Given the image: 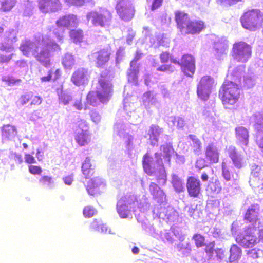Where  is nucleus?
<instances>
[{"mask_svg":"<svg viewBox=\"0 0 263 263\" xmlns=\"http://www.w3.org/2000/svg\"><path fill=\"white\" fill-rule=\"evenodd\" d=\"M71 81L78 86L87 84L88 81L87 70L84 68H78L73 73Z\"/></svg>","mask_w":263,"mask_h":263,"instance_id":"nucleus-16","label":"nucleus"},{"mask_svg":"<svg viewBox=\"0 0 263 263\" xmlns=\"http://www.w3.org/2000/svg\"><path fill=\"white\" fill-rule=\"evenodd\" d=\"M190 138L192 140V143L191 147L195 153H199L202 149V143L200 140L194 135H190Z\"/></svg>","mask_w":263,"mask_h":263,"instance_id":"nucleus-35","label":"nucleus"},{"mask_svg":"<svg viewBox=\"0 0 263 263\" xmlns=\"http://www.w3.org/2000/svg\"><path fill=\"white\" fill-rule=\"evenodd\" d=\"M73 106L79 110H82L83 108V104L81 99L76 101L73 104Z\"/></svg>","mask_w":263,"mask_h":263,"instance_id":"nucleus-60","label":"nucleus"},{"mask_svg":"<svg viewBox=\"0 0 263 263\" xmlns=\"http://www.w3.org/2000/svg\"><path fill=\"white\" fill-rule=\"evenodd\" d=\"M222 174L223 178L227 181H230L233 176L229 168L227 167L224 163H222Z\"/></svg>","mask_w":263,"mask_h":263,"instance_id":"nucleus-44","label":"nucleus"},{"mask_svg":"<svg viewBox=\"0 0 263 263\" xmlns=\"http://www.w3.org/2000/svg\"><path fill=\"white\" fill-rule=\"evenodd\" d=\"M112 50L110 46L103 47L93 53L92 55L95 58L96 66L102 68L107 64L111 58Z\"/></svg>","mask_w":263,"mask_h":263,"instance_id":"nucleus-12","label":"nucleus"},{"mask_svg":"<svg viewBox=\"0 0 263 263\" xmlns=\"http://www.w3.org/2000/svg\"><path fill=\"white\" fill-rule=\"evenodd\" d=\"M59 103L64 105H67L72 100L70 95L63 92H61L59 95Z\"/></svg>","mask_w":263,"mask_h":263,"instance_id":"nucleus-42","label":"nucleus"},{"mask_svg":"<svg viewBox=\"0 0 263 263\" xmlns=\"http://www.w3.org/2000/svg\"><path fill=\"white\" fill-rule=\"evenodd\" d=\"M91 120L95 123H98L101 121V116L96 111H91L90 112Z\"/></svg>","mask_w":263,"mask_h":263,"instance_id":"nucleus-50","label":"nucleus"},{"mask_svg":"<svg viewBox=\"0 0 263 263\" xmlns=\"http://www.w3.org/2000/svg\"><path fill=\"white\" fill-rule=\"evenodd\" d=\"M211 92V90L203 87H197V93L199 98L204 101L207 100Z\"/></svg>","mask_w":263,"mask_h":263,"instance_id":"nucleus-37","label":"nucleus"},{"mask_svg":"<svg viewBox=\"0 0 263 263\" xmlns=\"http://www.w3.org/2000/svg\"><path fill=\"white\" fill-rule=\"evenodd\" d=\"M242 254L241 249L236 244L231 245L230 249V255L228 258L230 263L237 261L241 257Z\"/></svg>","mask_w":263,"mask_h":263,"instance_id":"nucleus-28","label":"nucleus"},{"mask_svg":"<svg viewBox=\"0 0 263 263\" xmlns=\"http://www.w3.org/2000/svg\"><path fill=\"white\" fill-rule=\"evenodd\" d=\"M195 166L196 167L198 168L199 170L203 168L204 167L206 166L205 163L204 159L202 158L198 159L196 162Z\"/></svg>","mask_w":263,"mask_h":263,"instance_id":"nucleus-54","label":"nucleus"},{"mask_svg":"<svg viewBox=\"0 0 263 263\" xmlns=\"http://www.w3.org/2000/svg\"><path fill=\"white\" fill-rule=\"evenodd\" d=\"M64 181L66 184L71 185L73 181V178L72 176H67L64 178Z\"/></svg>","mask_w":263,"mask_h":263,"instance_id":"nucleus-63","label":"nucleus"},{"mask_svg":"<svg viewBox=\"0 0 263 263\" xmlns=\"http://www.w3.org/2000/svg\"><path fill=\"white\" fill-rule=\"evenodd\" d=\"M57 26L59 28L69 29L77 27L79 22L77 16L73 14H68L60 17L56 21Z\"/></svg>","mask_w":263,"mask_h":263,"instance_id":"nucleus-13","label":"nucleus"},{"mask_svg":"<svg viewBox=\"0 0 263 263\" xmlns=\"http://www.w3.org/2000/svg\"><path fill=\"white\" fill-rule=\"evenodd\" d=\"M245 65L236 67L231 73L233 81H225L219 91V97L226 108L234 105L240 98V90L237 83H240L242 77L245 78Z\"/></svg>","mask_w":263,"mask_h":263,"instance_id":"nucleus-2","label":"nucleus"},{"mask_svg":"<svg viewBox=\"0 0 263 263\" xmlns=\"http://www.w3.org/2000/svg\"><path fill=\"white\" fill-rule=\"evenodd\" d=\"M139 73L138 67H130L127 72V79L129 82H137L138 80V74Z\"/></svg>","mask_w":263,"mask_h":263,"instance_id":"nucleus-36","label":"nucleus"},{"mask_svg":"<svg viewBox=\"0 0 263 263\" xmlns=\"http://www.w3.org/2000/svg\"><path fill=\"white\" fill-rule=\"evenodd\" d=\"M186 188L189 196L198 197L201 189L200 180L194 176L189 177L186 181Z\"/></svg>","mask_w":263,"mask_h":263,"instance_id":"nucleus-14","label":"nucleus"},{"mask_svg":"<svg viewBox=\"0 0 263 263\" xmlns=\"http://www.w3.org/2000/svg\"><path fill=\"white\" fill-rule=\"evenodd\" d=\"M142 53H141L139 51H137L136 52L134 59L130 62V67L133 66V64L134 63H136L138 61H139L140 59V58L142 57Z\"/></svg>","mask_w":263,"mask_h":263,"instance_id":"nucleus-58","label":"nucleus"},{"mask_svg":"<svg viewBox=\"0 0 263 263\" xmlns=\"http://www.w3.org/2000/svg\"><path fill=\"white\" fill-rule=\"evenodd\" d=\"M204 248L205 252L208 254H212L214 250L215 242H211L208 244H205Z\"/></svg>","mask_w":263,"mask_h":263,"instance_id":"nucleus-52","label":"nucleus"},{"mask_svg":"<svg viewBox=\"0 0 263 263\" xmlns=\"http://www.w3.org/2000/svg\"><path fill=\"white\" fill-rule=\"evenodd\" d=\"M216 252L217 257L220 259H222L226 257L224 251L222 249H218Z\"/></svg>","mask_w":263,"mask_h":263,"instance_id":"nucleus-62","label":"nucleus"},{"mask_svg":"<svg viewBox=\"0 0 263 263\" xmlns=\"http://www.w3.org/2000/svg\"><path fill=\"white\" fill-rule=\"evenodd\" d=\"M163 132V128L157 124H152L149 128L148 135L149 139L152 144L158 142L159 137Z\"/></svg>","mask_w":263,"mask_h":263,"instance_id":"nucleus-26","label":"nucleus"},{"mask_svg":"<svg viewBox=\"0 0 263 263\" xmlns=\"http://www.w3.org/2000/svg\"><path fill=\"white\" fill-rule=\"evenodd\" d=\"M62 64L66 69H71L74 65V59L72 55L66 54L63 59Z\"/></svg>","mask_w":263,"mask_h":263,"instance_id":"nucleus-39","label":"nucleus"},{"mask_svg":"<svg viewBox=\"0 0 263 263\" xmlns=\"http://www.w3.org/2000/svg\"><path fill=\"white\" fill-rule=\"evenodd\" d=\"M115 9L119 17L125 22L130 21L135 15V8L132 5L125 3L123 0L117 2Z\"/></svg>","mask_w":263,"mask_h":263,"instance_id":"nucleus-11","label":"nucleus"},{"mask_svg":"<svg viewBox=\"0 0 263 263\" xmlns=\"http://www.w3.org/2000/svg\"><path fill=\"white\" fill-rule=\"evenodd\" d=\"M252 54L251 46L244 41H237L233 45L231 56L234 60L239 63H246Z\"/></svg>","mask_w":263,"mask_h":263,"instance_id":"nucleus-8","label":"nucleus"},{"mask_svg":"<svg viewBox=\"0 0 263 263\" xmlns=\"http://www.w3.org/2000/svg\"><path fill=\"white\" fill-rule=\"evenodd\" d=\"M149 191L154 199L156 200L158 202L161 203L165 199L166 195L164 192L156 183L151 182L149 186Z\"/></svg>","mask_w":263,"mask_h":263,"instance_id":"nucleus-25","label":"nucleus"},{"mask_svg":"<svg viewBox=\"0 0 263 263\" xmlns=\"http://www.w3.org/2000/svg\"><path fill=\"white\" fill-rule=\"evenodd\" d=\"M171 62L180 65L181 70L185 75L192 77L195 73L196 66L194 57L190 54L183 55L180 62L175 58H171Z\"/></svg>","mask_w":263,"mask_h":263,"instance_id":"nucleus-10","label":"nucleus"},{"mask_svg":"<svg viewBox=\"0 0 263 263\" xmlns=\"http://www.w3.org/2000/svg\"><path fill=\"white\" fill-rule=\"evenodd\" d=\"M32 92L22 95L18 102L21 105H24L28 103L31 99Z\"/></svg>","mask_w":263,"mask_h":263,"instance_id":"nucleus-45","label":"nucleus"},{"mask_svg":"<svg viewBox=\"0 0 263 263\" xmlns=\"http://www.w3.org/2000/svg\"><path fill=\"white\" fill-rule=\"evenodd\" d=\"M219 153L214 144H209L205 148L204 156L210 164L217 163L219 161Z\"/></svg>","mask_w":263,"mask_h":263,"instance_id":"nucleus-18","label":"nucleus"},{"mask_svg":"<svg viewBox=\"0 0 263 263\" xmlns=\"http://www.w3.org/2000/svg\"><path fill=\"white\" fill-rule=\"evenodd\" d=\"M152 158L148 153H146L143 157L142 165L144 172L149 175L153 174V170L151 165Z\"/></svg>","mask_w":263,"mask_h":263,"instance_id":"nucleus-31","label":"nucleus"},{"mask_svg":"<svg viewBox=\"0 0 263 263\" xmlns=\"http://www.w3.org/2000/svg\"><path fill=\"white\" fill-rule=\"evenodd\" d=\"M12 54L0 53V64H7L12 58Z\"/></svg>","mask_w":263,"mask_h":263,"instance_id":"nucleus-48","label":"nucleus"},{"mask_svg":"<svg viewBox=\"0 0 263 263\" xmlns=\"http://www.w3.org/2000/svg\"><path fill=\"white\" fill-rule=\"evenodd\" d=\"M42 97L37 96H34L32 93V97L30 100V105L31 106H37L41 104L42 102Z\"/></svg>","mask_w":263,"mask_h":263,"instance_id":"nucleus-49","label":"nucleus"},{"mask_svg":"<svg viewBox=\"0 0 263 263\" xmlns=\"http://www.w3.org/2000/svg\"><path fill=\"white\" fill-rule=\"evenodd\" d=\"M159 58L161 63L163 64L160 65L157 68L158 71L168 72L169 73H172L175 71V67L174 66L171 64H164L168 62L169 60L171 61V59L173 58L171 57L170 52L167 51L162 52L159 55Z\"/></svg>","mask_w":263,"mask_h":263,"instance_id":"nucleus-17","label":"nucleus"},{"mask_svg":"<svg viewBox=\"0 0 263 263\" xmlns=\"http://www.w3.org/2000/svg\"><path fill=\"white\" fill-rule=\"evenodd\" d=\"M52 78V72L50 70L48 72V74L47 76L42 77L41 78V80L42 82H49L51 80Z\"/></svg>","mask_w":263,"mask_h":263,"instance_id":"nucleus-61","label":"nucleus"},{"mask_svg":"<svg viewBox=\"0 0 263 263\" xmlns=\"http://www.w3.org/2000/svg\"><path fill=\"white\" fill-rule=\"evenodd\" d=\"M163 0H153L151 6V10H155L159 8L162 4Z\"/></svg>","mask_w":263,"mask_h":263,"instance_id":"nucleus-56","label":"nucleus"},{"mask_svg":"<svg viewBox=\"0 0 263 263\" xmlns=\"http://www.w3.org/2000/svg\"><path fill=\"white\" fill-rule=\"evenodd\" d=\"M96 210L92 206L87 205L84 208L83 214L86 218H90L96 213Z\"/></svg>","mask_w":263,"mask_h":263,"instance_id":"nucleus-41","label":"nucleus"},{"mask_svg":"<svg viewBox=\"0 0 263 263\" xmlns=\"http://www.w3.org/2000/svg\"><path fill=\"white\" fill-rule=\"evenodd\" d=\"M15 0H3L0 1V10L4 12L10 11L15 5Z\"/></svg>","mask_w":263,"mask_h":263,"instance_id":"nucleus-34","label":"nucleus"},{"mask_svg":"<svg viewBox=\"0 0 263 263\" xmlns=\"http://www.w3.org/2000/svg\"><path fill=\"white\" fill-rule=\"evenodd\" d=\"M28 170L30 174L36 175H41L42 169L40 166L30 165L28 166Z\"/></svg>","mask_w":263,"mask_h":263,"instance_id":"nucleus-47","label":"nucleus"},{"mask_svg":"<svg viewBox=\"0 0 263 263\" xmlns=\"http://www.w3.org/2000/svg\"><path fill=\"white\" fill-rule=\"evenodd\" d=\"M82 172L86 179H89L94 174L95 167L91 164L90 159L86 158L82 163Z\"/></svg>","mask_w":263,"mask_h":263,"instance_id":"nucleus-29","label":"nucleus"},{"mask_svg":"<svg viewBox=\"0 0 263 263\" xmlns=\"http://www.w3.org/2000/svg\"><path fill=\"white\" fill-rule=\"evenodd\" d=\"M11 48L10 44L8 43H2L0 44V50L8 52Z\"/></svg>","mask_w":263,"mask_h":263,"instance_id":"nucleus-57","label":"nucleus"},{"mask_svg":"<svg viewBox=\"0 0 263 263\" xmlns=\"http://www.w3.org/2000/svg\"><path fill=\"white\" fill-rule=\"evenodd\" d=\"M39 183L44 187H51L53 181L51 177L43 176L39 179Z\"/></svg>","mask_w":263,"mask_h":263,"instance_id":"nucleus-40","label":"nucleus"},{"mask_svg":"<svg viewBox=\"0 0 263 263\" xmlns=\"http://www.w3.org/2000/svg\"><path fill=\"white\" fill-rule=\"evenodd\" d=\"M258 208L257 205L253 204L249 208L243 217V219L247 223H251V226H256V223L258 221V224L260 223L258 218Z\"/></svg>","mask_w":263,"mask_h":263,"instance_id":"nucleus-19","label":"nucleus"},{"mask_svg":"<svg viewBox=\"0 0 263 263\" xmlns=\"http://www.w3.org/2000/svg\"><path fill=\"white\" fill-rule=\"evenodd\" d=\"M39 7L43 12H56L62 7L60 0H39Z\"/></svg>","mask_w":263,"mask_h":263,"instance_id":"nucleus-15","label":"nucleus"},{"mask_svg":"<svg viewBox=\"0 0 263 263\" xmlns=\"http://www.w3.org/2000/svg\"><path fill=\"white\" fill-rule=\"evenodd\" d=\"M174 20L177 29L182 34H199L206 27L203 21L192 20L187 13L180 10L175 11Z\"/></svg>","mask_w":263,"mask_h":263,"instance_id":"nucleus-3","label":"nucleus"},{"mask_svg":"<svg viewBox=\"0 0 263 263\" xmlns=\"http://www.w3.org/2000/svg\"><path fill=\"white\" fill-rule=\"evenodd\" d=\"M213 84V79L209 76H205L201 78L197 85V87H201L202 88L203 87L211 90Z\"/></svg>","mask_w":263,"mask_h":263,"instance_id":"nucleus-33","label":"nucleus"},{"mask_svg":"<svg viewBox=\"0 0 263 263\" xmlns=\"http://www.w3.org/2000/svg\"><path fill=\"white\" fill-rule=\"evenodd\" d=\"M157 182L162 185H164L166 182V174L164 171L160 172L159 174L156 175Z\"/></svg>","mask_w":263,"mask_h":263,"instance_id":"nucleus-46","label":"nucleus"},{"mask_svg":"<svg viewBox=\"0 0 263 263\" xmlns=\"http://www.w3.org/2000/svg\"><path fill=\"white\" fill-rule=\"evenodd\" d=\"M20 50L27 57H33L37 62L45 67L51 64L50 57L56 51L61 48L55 42H47L42 40L35 43L30 40L24 41L20 45Z\"/></svg>","mask_w":263,"mask_h":263,"instance_id":"nucleus-1","label":"nucleus"},{"mask_svg":"<svg viewBox=\"0 0 263 263\" xmlns=\"http://www.w3.org/2000/svg\"><path fill=\"white\" fill-rule=\"evenodd\" d=\"M112 13L105 8H100L99 11H91L87 14V18L96 27L105 28L110 26L112 20Z\"/></svg>","mask_w":263,"mask_h":263,"instance_id":"nucleus-6","label":"nucleus"},{"mask_svg":"<svg viewBox=\"0 0 263 263\" xmlns=\"http://www.w3.org/2000/svg\"><path fill=\"white\" fill-rule=\"evenodd\" d=\"M114 92L112 83L105 79L100 78L98 81V86L95 90L89 91L86 96L88 104L93 106H97L99 102L107 103Z\"/></svg>","mask_w":263,"mask_h":263,"instance_id":"nucleus-4","label":"nucleus"},{"mask_svg":"<svg viewBox=\"0 0 263 263\" xmlns=\"http://www.w3.org/2000/svg\"><path fill=\"white\" fill-rule=\"evenodd\" d=\"M249 183L253 188H260L263 192V175L258 171L251 172Z\"/></svg>","mask_w":263,"mask_h":263,"instance_id":"nucleus-23","label":"nucleus"},{"mask_svg":"<svg viewBox=\"0 0 263 263\" xmlns=\"http://www.w3.org/2000/svg\"><path fill=\"white\" fill-rule=\"evenodd\" d=\"M17 134L15 127L10 124L4 125L2 128V137L3 139L11 140Z\"/></svg>","mask_w":263,"mask_h":263,"instance_id":"nucleus-27","label":"nucleus"},{"mask_svg":"<svg viewBox=\"0 0 263 263\" xmlns=\"http://www.w3.org/2000/svg\"><path fill=\"white\" fill-rule=\"evenodd\" d=\"M258 250L255 248L249 250L247 252V254L251 258L256 259L259 257Z\"/></svg>","mask_w":263,"mask_h":263,"instance_id":"nucleus-51","label":"nucleus"},{"mask_svg":"<svg viewBox=\"0 0 263 263\" xmlns=\"http://www.w3.org/2000/svg\"><path fill=\"white\" fill-rule=\"evenodd\" d=\"M129 197L124 196L118 200L117 203V211L122 218H127L131 215L130 210L127 205Z\"/></svg>","mask_w":263,"mask_h":263,"instance_id":"nucleus-21","label":"nucleus"},{"mask_svg":"<svg viewBox=\"0 0 263 263\" xmlns=\"http://www.w3.org/2000/svg\"><path fill=\"white\" fill-rule=\"evenodd\" d=\"M192 239L197 248L203 247L205 245V237L199 233H196L193 235Z\"/></svg>","mask_w":263,"mask_h":263,"instance_id":"nucleus-38","label":"nucleus"},{"mask_svg":"<svg viewBox=\"0 0 263 263\" xmlns=\"http://www.w3.org/2000/svg\"><path fill=\"white\" fill-rule=\"evenodd\" d=\"M229 157L231 158L234 166L240 168L243 166V162L240 155L238 154L236 148L233 146H230L228 149Z\"/></svg>","mask_w":263,"mask_h":263,"instance_id":"nucleus-24","label":"nucleus"},{"mask_svg":"<svg viewBox=\"0 0 263 263\" xmlns=\"http://www.w3.org/2000/svg\"><path fill=\"white\" fill-rule=\"evenodd\" d=\"M242 26L251 31L257 30L263 21V14L260 10L252 9L244 12L240 17Z\"/></svg>","mask_w":263,"mask_h":263,"instance_id":"nucleus-5","label":"nucleus"},{"mask_svg":"<svg viewBox=\"0 0 263 263\" xmlns=\"http://www.w3.org/2000/svg\"><path fill=\"white\" fill-rule=\"evenodd\" d=\"M76 133L75 140L80 146L87 145L90 141L89 137V124L84 119H81L76 124L74 127Z\"/></svg>","mask_w":263,"mask_h":263,"instance_id":"nucleus-9","label":"nucleus"},{"mask_svg":"<svg viewBox=\"0 0 263 263\" xmlns=\"http://www.w3.org/2000/svg\"><path fill=\"white\" fill-rule=\"evenodd\" d=\"M25 161L27 164H32L36 162L35 158L32 155L26 153L24 155Z\"/></svg>","mask_w":263,"mask_h":263,"instance_id":"nucleus-53","label":"nucleus"},{"mask_svg":"<svg viewBox=\"0 0 263 263\" xmlns=\"http://www.w3.org/2000/svg\"><path fill=\"white\" fill-rule=\"evenodd\" d=\"M171 183L176 192L180 193L184 190V184L181 179L176 174L172 175Z\"/></svg>","mask_w":263,"mask_h":263,"instance_id":"nucleus-32","label":"nucleus"},{"mask_svg":"<svg viewBox=\"0 0 263 263\" xmlns=\"http://www.w3.org/2000/svg\"><path fill=\"white\" fill-rule=\"evenodd\" d=\"M256 226H248L244 228L243 233L236 235L235 241L244 248H251L257 245L259 240L255 234Z\"/></svg>","mask_w":263,"mask_h":263,"instance_id":"nucleus-7","label":"nucleus"},{"mask_svg":"<svg viewBox=\"0 0 263 263\" xmlns=\"http://www.w3.org/2000/svg\"><path fill=\"white\" fill-rule=\"evenodd\" d=\"M174 124L176 123V125L178 128H182L185 126V121L181 117H177L175 119L174 121Z\"/></svg>","mask_w":263,"mask_h":263,"instance_id":"nucleus-55","label":"nucleus"},{"mask_svg":"<svg viewBox=\"0 0 263 263\" xmlns=\"http://www.w3.org/2000/svg\"><path fill=\"white\" fill-rule=\"evenodd\" d=\"M235 135L238 143L247 146L249 141V134L248 129L243 126H237L235 129Z\"/></svg>","mask_w":263,"mask_h":263,"instance_id":"nucleus-22","label":"nucleus"},{"mask_svg":"<svg viewBox=\"0 0 263 263\" xmlns=\"http://www.w3.org/2000/svg\"><path fill=\"white\" fill-rule=\"evenodd\" d=\"M256 142L260 148L263 152V137H257L256 139Z\"/></svg>","mask_w":263,"mask_h":263,"instance_id":"nucleus-64","label":"nucleus"},{"mask_svg":"<svg viewBox=\"0 0 263 263\" xmlns=\"http://www.w3.org/2000/svg\"><path fill=\"white\" fill-rule=\"evenodd\" d=\"M254 128L258 134H263V115L258 117L254 124Z\"/></svg>","mask_w":263,"mask_h":263,"instance_id":"nucleus-43","label":"nucleus"},{"mask_svg":"<svg viewBox=\"0 0 263 263\" xmlns=\"http://www.w3.org/2000/svg\"><path fill=\"white\" fill-rule=\"evenodd\" d=\"M5 81L7 82L9 85H13L17 82H21L20 79H15L11 77H8Z\"/></svg>","mask_w":263,"mask_h":263,"instance_id":"nucleus-59","label":"nucleus"},{"mask_svg":"<svg viewBox=\"0 0 263 263\" xmlns=\"http://www.w3.org/2000/svg\"><path fill=\"white\" fill-rule=\"evenodd\" d=\"M69 36L74 43L80 44L83 41L84 32L81 29H71L69 32Z\"/></svg>","mask_w":263,"mask_h":263,"instance_id":"nucleus-30","label":"nucleus"},{"mask_svg":"<svg viewBox=\"0 0 263 263\" xmlns=\"http://www.w3.org/2000/svg\"><path fill=\"white\" fill-rule=\"evenodd\" d=\"M104 184L101 179L99 178L91 179L86 185V190L89 194L96 196L102 192L101 188Z\"/></svg>","mask_w":263,"mask_h":263,"instance_id":"nucleus-20","label":"nucleus"}]
</instances>
